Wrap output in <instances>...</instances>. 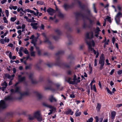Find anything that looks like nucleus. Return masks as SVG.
Returning a JSON list of instances; mask_svg holds the SVG:
<instances>
[{
    "label": "nucleus",
    "instance_id": "obj_1",
    "mask_svg": "<svg viewBox=\"0 0 122 122\" xmlns=\"http://www.w3.org/2000/svg\"><path fill=\"white\" fill-rule=\"evenodd\" d=\"M80 77H79L76 79V76L74 75L71 78L68 77L66 78V81L70 84H76L80 82Z\"/></svg>",
    "mask_w": 122,
    "mask_h": 122
},
{
    "label": "nucleus",
    "instance_id": "obj_2",
    "mask_svg": "<svg viewBox=\"0 0 122 122\" xmlns=\"http://www.w3.org/2000/svg\"><path fill=\"white\" fill-rule=\"evenodd\" d=\"M105 58L104 55L102 54L100 57L99 61V64H100L99 69L100 70H102L103 68L104 64Z\"/></svg>",
    "mask_w": 122,
    "mask_h": 122
},
{
    "label": "nucleus",
    "instance_id": "obj_3",
    "mask_svg": "<svg viewBox=\"0 0 122 122\" xmlns=\"http://www.w3.org/2000/svg\"><path fill=\"white\" fill-rule=\"evenodd\" d=\"M43 105L44 106L48 107L51 109L50 110V112H49L48 113V115H49L53 112H55L56 111V108L51 105H48L45 103H43Z\"/></svg>",
    "mask_w": 122,
    "mask_h": 122
},
{
    "label": "nucleus",
    "instance_id": "obj_4",
    "mask_svg": "<svg viewBox=\"0 0 122 122\" xmlns=\"http://www.w3.org/2000/svg\"><path fill=\"white\" fill-rule=\"evenodd\" d=\"M122 17V13L121 12H119L116 15L115 20L117 24L119 25L120 22V18Z\"/></svg>",
    "mask_w": 122,
    "mask_h": 122
},
{
    "label": "nucleus",
    "instance_id": "obj_5",
    "mask_svg": "<svg viewBox=\"0 0 122 122\" xmlns=\"http://www.w3.org/2000/svg\"><path fill=\"white\" fill-rule=\"evenodd\" d=\"M40 115V112L39 111H37L34 112L33 116H30L29 117L30 120H32L34 118H37Z\"/></svg>",
    "mask_w": 122,
    "mask_h": 122
},
{
    "label": "nucleus",
    "instance_id": "obj_6",
    "mask_svg": "<svg viewBox=\"0 0 122 122\" xmlns=\"http://www.w3.org/2000/svg\"><path fill=\"white\" fill-rule=\"evenodd\" d=\"M37 36L36 37H34V36L33 35L30 38V39H32L31 43L33 44L35 46V45L37 39L39 36V34L37 33Z\"/></svg>",
    "mask_w": 122,
    "mask_h": 122
},
{
    "label": "nucleus",
    "instance_id": "obj_7",
    "mask_svg": "<svg viewBox=\"0 0 122 122\" xmlns=\"http://www.w3.org/2000/svg\"><path fill=\"white\" fill-rule=\"evenodd\" d=\"M86 43L89 46V48L92 50V48H91V46H94L95 44L94 41L92 40H90L89 42H86Z\"/></svg>",
    "mask_w": 122,
    "mask_h": 122
},
{
    "label": "nucleus",
    "instance_id": "obj_8",
    "mask_svg": "<svg viewBox=\"0 0 122 122\" xmlns=\"http://www.w3.org/2000/svg\"><path fill=\"white\" fill-rule=\"evenodd\" d=\"M7 105L5 103V102L3 100H1L0 102V108H3L6 107Z\"/></svg>",
    "mask_w": 122,
    "mask_h": 122
},
{
    "label": "nucleus",
    "instance_id": "obj_9",
    "mask_svg": "<svg viewBox=\"0 0 122 122\" xmlns=\"http://www.w3.org/2000/svg\"><path fill=\"white\" fill-rule=\"evenodd\" d=\"M93 36V33L92 32H90L89 33H86V37L87 38H91Z\"/></svg>",
    "mask_w": 122,
    "mask_h": 122
},
{
    "label": "nucleus",
    "instance_id": "obj_10",
    "mask_svg": "<svg viewBox=\"0 0 122 122\" xmlns=\"http://www.w3.org/2000/svg\"><path fill=\"white\" fill-rule=\"evenodd\" d=\"M49 100L51 102H56L57 101V99L54 97L52 96H51L49 97Z\"/></svg>",
    "mask_w": 122,
    "mask_h": 122
},
{
    "label": "nucleus",
    "instance_id": "obj_11",
    "mask_svg": "<svg viewBox=\"0 0 122 122\" xmlns=\"http://www.w3.org/2000/svg\"><path fill=\"white\" fill-rule=\"evenodd\" d=\"M47 11L50 15H52L54 13V11L52 9L49 8L47 10Z\"/></svg>",
    "mask_w": 122,
    "mask_h": 122
},
{
    "label": "nucleus",
    "instance_id": "obj_12",
    "mask_svg": "<svg viewBox=\"0 0 122 122\" xmlns=\"http://www.w3.org/2000/svg\"><path fill=\"white\" fill-rule=\"evenodd\" d=\"M99 28L97 27L96 30L94 31L95 33V36L97 37H98V35L99 34L98 32L99 31H100Z\"/></svg>",
    "mask_w": 122,
    "mask_h": 122
},
{
    "label": "nucleus",
    "instance_id": "obj_13",
    "mask_svg": "<svg viewBox=\"0 0 122 122\" xmlns=\"http://www.w3.org/2000/svg\"><path fill=\"white\" fill-rule=\"evenodd\" d=\"M56 12L58 14V15L59 17H61L63 16V15L61 12L60 10L57 8H56Z\"/></svg>",
    "mask_w": 122,
    "mask_h": 122
},
{
    "label": "nucleus",
    "instance_id": "obj_14",
    "mask_svg": "<svg viewBox=\"0 0 122 122\" xmlns=\"http://www.w3.org/2000/svg\"><path fill=\"white\" fill-rule=\"evenodd\" d=\"M1 85L3 86L2 88V90L3 91L5 89L7 86V84L5 82H4L1 84Z\"/></svg>",
    "mask_w": 122,
    "mask_h": 122
},
{
    "label": "nucleus",
    "instance_id": "obj_15",
    "mask_svg": "<svg viewBox=\"0 0 122 122\" xmlns=\"http://www.w3.org/2000/svg\"><path fill=\"white\" fill-rule=\"evenodd\" d=\"M65 113L67 115L70 114L71 115H72L73 114V112L72 111L71 109H68L67 111L65 112Z\"/></svg>",
    "mask_w": 122,
    "mask_h": 122
},
{
    "label": "nucleus",
    "instance_id": "obj_16",
    "mask_svg": "<svg viewBox=\"0 0 122 122\" xmlns=\"http://www.w3.org/2000/svg\"><path fill=\"white\" fill-rule=\"evenodd\" d=\"M31 25L32 26L33 28L36 29H37L38 26L37 25V23H31Z\"/></svg>",
    "mask_w": 122,
    "mask_h": 122
},
{
    "label": "nucleus",
    "instance_id": "obj_17",
    "mask_svg": "<svg viewBox=\"0 0 122 122\" xmlns=\"http://www.w3.org/2000/svg\"><path fill=\"white\" fill-rule=\"evenodd\" d=\"M79 111V110L77 109L75 113V116L76 117L79 116L81 115V113Z\"/></svg>",
    "mask_w": 122,
    "mask_h": 122
},
{
    "label": "nucleus",
    "instance_id": "obj_18",
    "mask_svg": "<svg viewBox=\"0 0 122 122\" xmlns=\"http://www.w3.org/2000/svg\"><path fill=\"white\" fill-rule=\"evenodd\" d=\"M116 114V112H115L113 111L111 113V117L112 119L114 118Z\"/></svg>",
    "mask_w": 122,
    "mask_h": 122
},
{
    "label": "nucleus",
    "instance_id": "obj_19",
    "mask_svg": "<svg viewBox=\"0 0 122 122\" xmlns=\"http://www.w3.org/2000/svg\"><path fill=\"white\" fill-rule=\"evenodd\" d=\"M109 40L108 39L106 41H103L102 42L104 43V47L105 48L106 45H108V43L109 42Z\"/></svg>",
    "mask_w": 122,
    "mask_h": 122
},
{
    "label": "nucleus",
    "instance_id": "obj_20",
    "mask_svg": "<svg viewBox=\"0 0 122 122\" xmlns=\"http://www.w3.org/2000/svg\"><path fill=\"white\" fill-rule=\"evenodd\" d=\"M5 76L6 77H7L8 78L12 80L13 79V78L15 76V75L13 74L12 76H11L8 74H6V75Z\"/></svg>",
    "mask_w": 122,
    "mask_h": 122
},
{
    "label": "nucleus",
    "instance_id": "obj_21",
    "mask_svg": "<svg viewBox=\"0 0 122 122\" xmlns=\"http://www.w3.org/2000/svg\"><path fill=\"white\" fill-rule=\"evenodd\" d=\"M9 8L11 10L13 9L14 10H16L17 8L16 6H9Z\"/></svg>",
    "mask_w": 122,
    "mask_h": 122
},
{
    "label": "nucleus",
    "instance_id": "obj_22",
    "mask_svg": "<svg viewBox=\"0 0 122 122\" xmlns=\"http://www.w3.org/2000/svg\"><path fill=\"white\" fill-rule=\"evenodd\" d=\"M36 97L39 99H40L42 97V96L41 94L39 93H38L36 94Z\"/></svg>",
    "mask_w": 122,
    "mask_h": 122
},
{
    "label": "nucleus",
    "instance_id": "obj_23",
    "mask_svg": "<svg viewBox=\"0 0 122 122\" xmlns=\"http://www.w3.org/2000/svg\"><path fill=\"white\" fill-rule=\"evenodd\" d=\"M19 89V88L17 87L16 88V90L15 91H14L13 89H12L11 90V91L12 93H13L15 92H16L18 91Z\"/></svg>",
    "mask_w": 122,
    "mask_h": 122
},
{
    "label": "nucleus",
    "instance_id": "obj_24",
    "mask_svg": "<svg viewBox=\"0 0 122 122\" xmlns=\"http://www.w3.org/2000/svg\"><path fill=\"white\" fill-rule=\"evenodd\" d=\"M19 79V81H23L25 79V77H21L20 76H18Z\"/></svg>",
    "mask_w": 122,
    "mask_h": 122
},
{
    "label": "nucleus",
    "instance_id": "obj_25",
    "mask_svg": "<svg viewBox=\"0 0 122 122\" xmlns=\"http://www.w3.org/2000/svg\"><path fill=\"white\" fill-rule=\"evenodd\" d=\"M101 105L100 104L98 103L97 107H96L97 110V111H99L101 108Z\"/></svg>",
    "mask_w": 122,
    "mask_h": 122
},
{
    "label": "nucleus",
    "instance_id": "obj_26",
    "mask_svg": "<svg viewBox=\"0 0 122 122\" xmlns=\"http://www.w3.org/2000/svg\"><path fill=\"white\" fill-rule=\"evenodd\" d=\"M93 53H94L95 55H96V58L97 57L99 56V53L97 52H96V51L94 50H92Z\"/></svg>",
    "mask_w": 122,
    "mask_h": 122
},
{
    "label": "nucleus",
    "instance_id": "obj_27",
    "mask_svg": "<svg viewBox=\"0 0 122 122\" xmlns=\"http://www.w3.org/2000/svg\"><path fill=\"white\" fill-rule=\"evenodd\" d=\"M26 12H30V13H33V10H31L29 9L25 10V13H26Z\"/></svg>",
    "mask_w": 122,
    "mask_h": 122
},
{
    "label": "nucleus",
    "instance_id": "obj_28",
    "mask_svg": "<svg viewBox=\"0 0 122 122\" xmlns=\"http://www.w3.org/2000/svg\"><path fill=\"white\" fill-rule=\"evenodd\" d=\"M93 119L92 117H91L86 121L87 122H93Z\"/></svg>",
    "mask_w": 122,
    "mask_h": 122
},
{
    "label": "nucleus",
    "instance_id": "obj_29",
    "mask_svg": "<svg viewBox=\"0 0 122 122\" xmlns=\"http://www.w3.org/2000/svg\"><path fill=\"white\" fill-rule=\"evenodd\" d=\"M33 11V12L31 13H33L34 15L36 16L38 15L39 13L38 10H37V11H36V13L34 12Z\"/></svg>",
    "mask_w": 122,
    "mask_h": 122
},
{
    "label": "nucleus",
    "instance_id": "obj_30",
    "mask_svg": "<svg viewBox=\"0 0 122 122\" xmlns=\"http://www.w3.org/2000/svg\"><path fill=\"white\" fill-rule=\"evenodd\" d=\"M39 121H41L42 120V117L40 115L38 117L36 118Z\"/></svg>",
    "mask_w": 122,
    "mask_h": 122
},
{
    "label": "nucleus",
    "instance_id": "obj_31",
    "mask_svg": "<svg viewBox=\"0 0 122 122\" xmlns=\"http://www.w3.org/2000/svg\"><path fill=\"white\" fill-rule=\"evenodd\" d=\"M106 19L110 23H111L112 22V20L111 19V17H109L108 16H107V17L106 18Z\"/></svg>",
    "mask_w": 122,
    "mask_h": 122
},
{
    "label": "nucleus",
    "instance_id": "obj_32",
    "mask_svg": "<svg viewBox=\"0 0 122 122\" xmlns=\"http://www.w3.org/2000/svg\"><path fill=\"white\" fill-rule=\"evenodd\" d=\"M106 89L107 92L111 95L112 94V92H111L108 88H106Z\"/></svg>",
    "mask_w": 122,
    "mask_h": 122
},
{
    "label": "nucleus",
    "instance_id": "obj_33",
    "mask_svg": "<svg viewBox=\"0 0 122 122\" xmlns=\"http://www.w3.org/2000/svg\"><path fill=\"white\" fill-rule=\"evenodd\" d=\"M5 12L6 14V16L7 17H8L9 15V12L8 10H5Z\"/></svg>",
    "mask_w": 122,
    "mask_h": 122
},
{
    "label": "nucleus",
    "instance_id": "obj_34",
    "mask_svg": "<svg viewBox=\"0 0 122 122\" xmlns=\"http://www.w3.org/2000/svg\"><path fill=\"white\" fill-rule=\"evenodd\" d=\"M97 61H98V60L97 59H95L94 66H97Z\"/></svg>",
    "mask_w": 122,
    "mask_h": 122
},
{
    "label": "nucleus",
    "instance_id": "obj_35",
    "mask_svg": "<svg viewBox=\"0 0 122 122\" xmlns=\"http://www.w3.org/2000/svg\"><path fill=\"white\" fill-rule=\"evenodd\" d=\"M24 52L26 54H28V52L26 48H25L23 50Z\"/></svg>",
    "mask_w": 122,
    "mask_h": 122
},
{
    "label": "nucleus",
    "instance_id": "obj_36",
    "mask_svg": "<svg viewBox=\"0 0 122 122\" xmlns=\"http://www.w3.org/2000/svg\"><path fill=\"white\" fill-rule=\"evenodd\" d=\"M16 19L15 17H11L10 19L13 22Z\"/></svg>",
    "mask_w": 122,
    "mask_h": 122
},
{
    "label": "nucleus",
    "instance_id": "obj_37",
    "mask_svg": "<svg viewBox=\"0 0 122 122\" xmlns=\"http://www.w3.org/2000/svg\"><path fill=\"white\" fill-rule=\"evenodd\" d=\"M5 42H8L9 41V39L6 37L5 38Z\"/></svg>",
    "mask_w": 122,
    "mask_h": 122
},
{
    "label": "nucleus",
    "instance_id": "obj_38",
    "mask_svg": "<svg viewBox=\"0 0 122 122\" xmlns=\"http://www.w3.org/2000/svg\"><path fill=\"white\" fill-rule=\"evenodd\" d=\"M3 20L4 21V22L5 23H7L8 22V21L7 20L6 18L5 17H4L3 18Z\"/></svg>",
    "mask_w": 122,
    "mask_h": 122
},
{
    "label": "nucleus",
    "instance_id": "obj_39",
    "mask_svg": "<svg viewBox=\"0 0 122 122\" xmlns=\"http://www.w3.org/2000/svg\"><path fill=\"white\" fill-rule=\"evenodd\" d=\"M64 7L65 9H66L69 7L68 5L67 4H65L64 5Z\"/></svg>",
    "mask_w": 122,
    "mask_h": 122
},
{
    "label": "nucleus",
    "instance_id": "obj_40",
    "mask_svg": "<svg viewBox=\"0 0 122 122\" xmlns=\"http://www.w3.org/2000/svg\"><path fill=\"white\" fill-rule=\"evenodd\" d=\"M95 118L96 119V122H98L99 121V118L98 116H96L95 117Z\"/></svg>",
    "mask_w": 122,
    "mask_h": 122
},
{
    "label": "nucleus",
    "instance_id": "obj_41",
    "mask_svg": "<svg viewBox=\"0 0 122 122\" xmlns=\"http://www.w3.org/2000/svg\"><path fill=\"white\" fill-rule=\"evenodd\" d=\"M36 49L37 51L38 54L39 55H40V52H41V50H39V48H36Z\"/></svg>",
    "mask_w": 122,
    "mask_h": 122
},
{
    "label": "nucleus",
    "instance_id": "obj_42",
    "mask_svg": "<svg viewBox=\"0 0 122 122\" xmlns=\"http://www.w3.org/2000/svg\"><path fill=\"white\" fill-rule=\"evenodd\" d=\"M5 41L3 39H1L0 40V42L2 44H4V43Z\"/></svg>",
    "mask_w": 122,
    "mask_h": 122
},
{
    "label": "nucleus",
    "instance_id": "obj_43",
    "mask_svg": "<svg viewBox=\"0 0 122 122\" xmlns=\"http://www.w3.org/2000/svg\"><path fill=\"white\" fill-rule=\"evenodd\" d=\"M31 66V65H30L28 66H26L25 67V69H30V68Z\"/></svg>",
    "mask_w": 122,
    "mask_h": 122
},
{
    "label": "nucleus",
    "instance_id": "obj_44",
    "mask_svg": "<svg viewBox=\"0 0 122 122\" xmlns=\"http://www.w3.org/2000/svg\"><path fill=\"white\" fill-rule=\"evenodd\" d=\"M25 25L24 24H23L22 25V31H24V29L25 28Z\"/></svg>",
    "mask_w": 122,
    "mask_h": 122
},
{
    "label": "nucleus",
    "instance_id": "obj_45",
    "mask_svg": "<svg viewBox=\"0 0 122 122\" xmlns=\"http://www.w3.org/2000/svg\"><path fill=\"white\" fill-rule=\"evenodd\" d=\"M106 62L107 65H109L110 64V63H109V60L108 59H107L106 60Z\"/></svg>",
    "mask_w": 122,
    "mask_h": 122
},
{
    "label": "nucleus",
    "instance_id": "obj_46",
    "mask_svg": "<svg viewBox=\"0 0 122 122\" xmlns=\"http://www.w3.org/2000/svg\"><path fill=\"white\" fill-rule=\"evenodd\" d=\"M117 74L118 75H120L121 74H122V70H120L118 71H117Z\"/></svg>",
    "mask_w": 122,
    "mask_h": 122
},
{
    "label": "nucleus",
    "instance_id": "obj_47",
    "mask_svg": "<svg viewBox=\"0 0 122 122\" xmlns=\"http://www.w3.org/2000/svg\"><path fill=\"white\" fill-rule=\"evenodd\" d=\"M21 32L22 31L20 30H19L17 32L19 34V36H20V35L21 34Z\"/></svg>",
    "mask_w": 122,
    "mask_h": 122
},
{
    "label": "nucleus",
    "instance_id": "obj_48",
    "mask_svg": "<svg viewBox=\"0 0 122 122\" xmlns=\"http://www.w3.org/2000/svg\"><path fill=\"white\" fill-rule=\"evenodd\" d=\"M26 20L27 21L29 22H33V21H32L31 19L28 18Z\"/></svg>",
    "mask_w": 122,
    "mask_h": 122
},
{
    "label": "nucleus",
    "instance_id": "obj_49",
    "mask_svg": "<svg viewBox=\"0 0 122 122\" xmlns=\"http://www.w3.org/2000/svg\"><path fill=\"white\" fill-rule=\"evenodd\" d=\"M44 26L43 24H41V26L40 27V29H44Z\"/></svg>",
    "mask_w": 122,
    "mask_h": 122
},
{
    "label": "nucleus",
    "instance_id": "obj_50",
    "mask_svg": "<svg viewBox=\"0 0 122 122\" xmlns=\"http://www.w3.org/2000/svg\"><path fill=\"white\" fill-rule=\"evenodd\" d=\"M112 42L114 44V43L115 41V39L114 37H113L112 39Z\"/></svg>",
    "mask_w": 122,
    "mask_h": 122
},
{
    "label": "nucleus",
    "instance_id": "obj_51",
    "mask_svg": "<svg viewBox=\"0 0 122 122\" xmlns=\"http://www.w3.org/2000/svg\"><path fill=\"white\" fill-rule=\"evenodd\" d=\"M70 97L71 98H74L75 97V95H74L73 94H71L70 95Z\"/></svg>",
    "mask_w": 122,
    "mask_h": 122
},
{
    "label": "nucleus",
    "instance_id": "obj_52",
    "mask_svg": "<svg viewBox=\"0 0 122 122\" xmlns=\"http://www.w3.org/2000/svg\"><path fill=\"white\" fill-rule=\"evenodd\" d=\"M31 55L32 56H35V52L34 51L31 52Z\"/></svg>",
    "mask_w": 122,
    "mask_h": 122
},
{
    "label": "nucleus",
    "instance_id": "obj_53",
    "mask_svg": "<svg viewBox=\"0 0 122 122\" xmlns=\"http://www.w3.org/2000/svg\"><path fill=\"white\" fill-rule=\"evenodd\" d=\"M24 50V49L23 47H21L20 48L19 51L20 52H21L23 51Z\"/></svg>",
    "mask_w": 122,
    "mask_h": 122
},
{
    "label": "nucleus",
    "instance_id": "obj_54",
    "mask_svg": "<svg viewBox=\"0 0 122 122\" xmlns=\"http://www.w3.org/2000/svg\"><path fill=\"white\" fill-rule=\"evenodd\" d=\"M93 89L95 92H96V87L95 85H93Z\"/></svg>",
    "mask_w": 122,
    "mask_h": 122
},
{
    "label": "nucleus",
    "instance_id": "obj_55",
    "mask_svg": "<svg viewBox=\"0 0 122 122\" xmlns=\"http://www.w3.org/2000/svg\"><path fill=\"white\" fill-rule=\"evenodd\" d=\"M114 71V69H112L111 70V72H110V74L111 75H112Z\"/></svg>",
    "mask_w": 122,
    "mask_h": 122
},
{
    "label": "nucleus",
    "instance_id": "obj_56",
    "mask_svg": "<svg viewBox=\"0 0 122 122\" xmlns=\"http://www.w3.org/2000/svg\"><path fill=\"white\" fill-rule=\"evenodd\" d=\"M8 56H9V58L10 59H11L12 58L11 53V52L8 55Z\"/></svg>",
    "mask_w": 122,
    "mask_h": 122
},
{
    "label": "nucleus",
    "instance_id": "obj_57",
    "mask_svg": "<svg viewBox=\"0 0 122 122\" xmlns=\"http://www.w3.org/2000/svg\"><path fill=\"white\" fill-rule=\"evenodd\" d=\"M6 2V0H3L1 1V3L3 4L5 3Z\"/></svg>",
    "mask_w": 122,
    "mask_h": 122
},
{
    "label": "nucleus",
    "instance_id": "obj_58",
    "mask_svg": "<svg viewBox=\"0 0 122 122\" xmlns=\"http://www.w3.org/2000/svg\"><path fill=\"white\" fill-rule=\"evenodd\" d=\"M122 106V104H117V107H121V106Z\"/></svg>",
    "mask_w": 122,
    "mask_h": 122
},
{
    "label": "nucleus",
    "instance_id": "obj_59",
    "mask_svg": "<svg viewBox=\"0 0 122 122\" xmlns=\"http://www.w3.org/2000/svg\"><path fill=\"white\" fill-rule=\"evenodd\" d=\"M19 3L21 5H22V1L21 0H20L19 2Z\"/></svg>",
    "mask_w": 122,
    "mask_h": 122
},
{
    "label": "nucleus",
    "instance_id": "obj_60",
    "mask_svg": "<svg viewBox=\"0 0 122 122\" xmlns=\"http://www.w3.org/2000/svg\"><path fill=\"white\" fill-rule=\"evenodd\" d=\"M89 68L90 70L91 71H92V67L91 66L90 64H89Z\"/></svg>",
    "mask_w": 122,
    "mask_h": 122
},
{
    "label": "nucleus",
    "instance_id": "obj_61",
    "mask_svg": "<svg viewBox=\"0 0 122 122\" xmlns=\"http://www.w3.org/2000/svg\"><path fill=\"white\" fill-rule=\"evenodd\" d=\"M33 47L31 46L30 47V50L31 51V52L33 51Z\"/></svg>",
    "mask_w": 122,
    "mask_h": 122
},
{
    "label": "nucleus",
    "instance_id": "obj_62",
    "mask_svg": "<svg viewBox=\"0 0 122 122\" xmlns=\"http://www.w3.org/2000/svg\"><path fill=\"white\" fill-rule=\"evenodd\" d=\"M8 46L11 47H12L13 46V45L12 44L10 43L8 45Z\"/></svg>",
    "mask_w": 122,
    "mask_h": 122
},
{
    "label": "nucleus",
    "instance_id": "obj_63",
    "mask_svg": "<svg viewBox=\"0 0 122 122\" xmlns=\"http://www.w3.org/2000/svg\"><path fill=\"white\" fill-rule=\"evenodd\" d=\"M103 119L102 118H100L99 120V122H102Z\"/></svg>",
    "mask_w": 122,
    "mask_h": 122
},
{
    "label": "nucleus",
    "instance_id": "obj_64",
    "mask_svg": "<svg viewBox=\"0 0 122 122\" xmlns=\"http://www.w3.org/2000/svg\"><path fill=\"white\" fill-rule=\"evenodd\" d=\"M108 121V119L107 118L106 119H104L103 121V122H107Z\"/></svg>",
    "mask_w": 122,
    "mask_h": 122
}]
</instances>
